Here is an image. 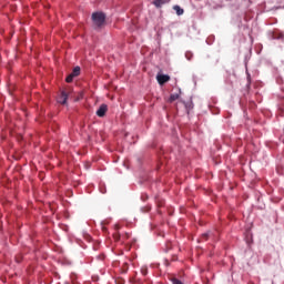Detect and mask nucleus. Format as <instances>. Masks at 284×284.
Here are the masks:
<instances>
[{
    "label": "nucleus",
    "instance_id": "f257e3e1",
    "mask_svg": "<svg viewBox=\"0 0 284 284\" xmlns=\"http://www.w3.org/2000/svg\"><path fill=\"white\" fill-rule=\"evenodd\" d=\"M92 21L94 30H99L105 26V13L94 12L92 13Z\"/></svg>",
    "mask_w": 284,
    "mask_h": 284
},
{
    "label": "nucleus",
    "instance_id": "f03ea898",
    "mask_svg": "<svg viewBox=\"0 0 284 284\" xmlns=\"http://www.w3.org/2000/svg\"><path fill=\"white\" fill-rule=\"evenodd\" d=\"M156 81H158L159 85H165V83H168V81H170V75H168V74H158L156 75Z\"/></svg>",
    "mask_w": 284,
    "mask_h": 284
},
{
    "label": "nucleus",
    "instance_id": "7ed1b4c3",
    "mask_svg": "<svg viewBox=\"0 0 284 284\" xmlns=\"http://www.w3.org/2000/svg\"><path fill=\"white\" fill-rule=\"evenodd\" d=\"M58 103H60L61 105H65V103H68V92H61L60 97L58 98Z\"/></svg>",
    "mask_w": 284,
    "mask_h": 284
},
{
    "label": "nucleus",
    "instance_id": "20e7f679",
    "mask_svg": "<svg viewBox=\"0 0 284 284\" xmlns=\"http://www.w3.org/2000/svg\"><path fill=\"white\" fill-rule=\"evenodd\" d=\"M105 112H108V104H101L97 111V116L103 118L105 116Z\"/></svg>",
    "mask_w": 284,
    "mask_h": 284
},
{
    "label": "nucleus",
    "instance_id": "39448f33",
    "mask_svg": "<svg viewBox=\"0 0 284 284\" xmlns=\"http://www.w3.org/2000/svg\"><path fill=\"white\" fill-rule=\"evenodd\" d=\"M164 3H170V0H154L153 1V6H155V8H161L162 6H164Z\"/></svg>",
    "mask_w": 284,
    "mask_h": 284
},
{
    "label": "nucleus",
    "instance_id": "423d86ee",
    "mask_svg": "<svg viewBox=\"0 0 284 284\" xmlns=\"http://www.w3.org/2000/svg\"><path fill=\"white\" fill-rule=\"evenodd\" d=\"M173 10H175L176 16L181 17V14H183V12H185L182 8H180L179 6H174Z\"/></svg>",
    "mask_w": 284,
    "mask_h": 284
},
{
    "label": "nucleus",
    "instance_id": "0eeeda50",
    "mask_svg": "<svg viewBox=\"0 0 284 284\" xmlns=\"http://www.w3.org/2000/svg\"><path fill=\"white\" fill-rule=\"evenodd\" d=\"M71 74L72 77H79V74H81V67H75Z\"/></svg>",
    "mask_w": 284,
    "mask_h": 284
},
{
    "label": "nucleus",
    "instance_id": "6e6552de",
    "mask_svg": "<svg viewBox=\"0 0 284 284\" xmlns=\"http://www.w3.org/2000/svg\"><path fill=\"white\" fill-rule=\"evenodd\" d=\"M179 100V94L175 93V94H171L170 98H169V102L170 103H174V101Z\"/></svg>",
    "mask_w": 284,
    "mask_h": 284
},
{
    "label": "nucleus",
    "instance_id": "1a4fd4ad",
    "mask_svg": "<svg viewBox=\"0 0 284 284\" xmlns=\"http://www.w3.org/2000/svg\"><path fill=\"white\" fill-rule=\"evenodd\" d=\"M193 57H194V53H192V51H186L185 52V58L187 59V61H192Z\"/></svg>",
    "mask_w": 284,
    "mask_h": 284
},
{
    "label": "nucleus",
    "instance_id": "9d476101",
    "mask_svg": "<svg viewBox=\"0 0 284 284\" xmlns=\"http://www.w3.org/2000/svg\"><path fill=\"white\" fill-rule=\"evenodd\" d=\"M65 81H67V83H72V81H74V75H72V73L69 74V75L67 77Z\"/></svg>",
    "mask_w": 284,
    "mask_h": 284
},
{
    "label": "nucleus",
    "instance_id": "9b49d317",
    "mask_svg": "<svg viewBox=\"0 0 284 284\" xmlns=\"http://www.w3.org/2000/svg\"><path fill=\"white\" fill-rule=\"evenodd\" d=\"M114 241H120L121 240V233L116 232L113 234Z\"/></svg>",
    "mask_w": 284,
    "mask_h": 284
},
{
    "label": "nucleus",
    "instance_id": "f8f14e48",
    "mask_svg": "<svg viewBox=\"0 0 284 284\" xmlns=\"http://www.w3.org/2000/svg\"><path fill=\"white\" fill-rule=\"evenodd\" d=\"M141 274H142V276H148V267H142Z\"/></svg>",
    "mask_w": 284,
    "mask_h": 284
},
{
    "label": "nucleus",
    "instance_id": "ddd939ff",
    "mask_svg": "<svg viewBox=\"0 0 284 284\" xmlns=\"http://www.w3.org/2000/svg\"><path fill=\"white\" fill-rule=\"evenodd\" d=\"M172 283L173 284H183V282H181V280L176 278V277H173L172 278Z\"/></svg>",
    "mask_w": 284,
    "mask_h": 284
},
{
    "label": "nucleus",
    "instance_id": "4468645a",
    "mask_svg": "<svg viewBox=\"0 0 284 284\" xmlns=\"http://www.w3.org/2000/svg\"><path fill=\"white\" fill-rule=\"evenodd\" d=\"M209 237H210V233L202 234V240L203 241H207Z\"/></svg>",
    "mask_w": 284,
    "mask_h": 284
},
{
    "label": "nucleus",
    "instance_id": "2eb2a0df",
    "mask_svg": "<svg viewBox=\"0 0 284 284\" xmlns=\"http://www.w3.org/2000/svg\"><path fill=\"white\" fill-rule=\"evenodd\" d=\"M128 239H130V233L122 235V241H128Z\"/></svg>",
    "mask_w": 284,
    "mask_h": 284
},
{
    "label": "nucleus",
    "instance_id": "dca6fc26",
    "mask_svg": "<svg viewBox=\"0 0 284 284\" xmlns=\"http://www.w3.org/2000/svg\"><path fill=\"white\" fill-rule=\"evenodd\" d=\"M114 230H115L116 232H119V231L121 230V225L115 224V225H114Z\"/></svg>",
    "mask_w": 284,
    "mask_h": 284
}]
</instances>
